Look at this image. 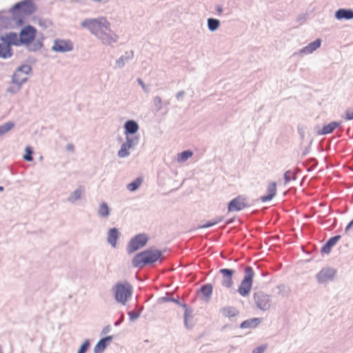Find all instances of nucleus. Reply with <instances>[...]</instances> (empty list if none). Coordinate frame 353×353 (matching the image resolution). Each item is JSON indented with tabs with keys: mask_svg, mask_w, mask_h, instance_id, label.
I'll use <instances>...</instances> for the list:
<instances>
[{
	"mask_svg": "<svg viewBox=\"0 0 353 353\" xmlns=\"http://www.w3.org/2000/svg\"><path fill=\"white\" fill-rule=\"evenodd\" d=\"M81 26L89 30L105 45H112L119 39L118 35L111 30L110 22L104 17L85 19L81 21Z\"/></svg>",
	"mask_w": 353,
	"mask_h": 353,
	"instance_id": "obj_1",
	"label": "nucleus"
},
{
	"mask_svg": "<svg viewBox=\"0 0 353 353\" xmlns=\"http://www.w3.org/2000/svg\"><path fill=\"white\" fill-rule=\"evenodd\" d=\"M163 258L162 251L150 248L135 254L132 260V265L134 268H142L158 261H161Z\"/></svg>",
	"mask_w": 353,
	"mask_h": 353,
	"instance_id": "obj_2",
	"label": "nucleus"
},
{
	"mask_svg": "<svg viewBox=\"0 0 353 353\" xmlns=\"http://www.w3.org/2000/svg\"><path fill=\"white\" fill-rule=\"evenodd\" d=\"M36 11V6L32 0H23L15 3L10 10L18 24L23 25V19L18 17L20 14L30 15Z\"/></svg>",
	"mask_w": 353,
	"mask_h": 353,
	"instance_id": "obj_3",
	"label": "nucleus"
},
{
	"mask_svg": "<svg viewBox=\"0 0 353 353\" xmlns=\"http://www.w3.org/2000/svg\"><path fill=\"white\" fill-rule=\"evenodd\" d=\"M112 290L115 300L122 305H125L132 296L133 288L128 281L118 282L114 285Z\"/></svg>",
	"mask_w": 353,
	"mask_h": 353,
	"instance_id": "obj_4",
	"label": "nucleus"
},
{
	"mask_svg": "<svg viewBox=\"0 0 353 353\" xmlns=\"http://www.w3.org/2000/svg\"><path fill=\"white\" fill-rule=\"evenodd\" d=\"M244 277L238 288V292L243 296H248L252 289L254 272L252 267L245 266Z\"/></svg>",
	"mask_w": 353,
	"mask_h": 353,
	"instance_id": "obj_5",
	"label": "nucleus"
},
{
	"mask_svg": "<svg viewBox=\"0 0 353 353\" xmlns=\"http://www.w3.org/2000/svg\"><path fill=\"white\" fill-rule=\"evenodd\" d=\"M149 238L145 233H141L132 238L127 245V252L130 254L143 248L148 242Z\"/></svg>",
	"mask_w": 353,
	"mask_h": 353,
	"instance_id": "obj_6",
	"label": "nucleus"
},
{
	"mask_svg": "<svg viewBox=\"0 0 353 353\" xmlns=\"http://www.w3.org/2000/svg\"><path fill=\"white\" fill-rule=\"evenodd\" d=\"M125 136V142L122 143L120 150L118 151V157L119 158H125L130 155L129 150L134 149L139 142V136Z\"/></svg>",
	"mask_w": 353,
	"mask_h": 353,
	"instance_id": "obj_7",
	"label": "nucleus"
},
{
	"mask_svg": "<svg viewBox=\"0 0 353 353\" xmlns=\"http://www.w3.org/2000/svg\"><path fill=\"white\" fill-rule=\"evenodd\" d=\"M37 29L31 25H27L22 28L19 34L20 46L32 43L35 39Z\"/></svg>",
	"mask_w": 353,
	"mask_h": 353,
	"instance_id": "obj_8",
	"label": "nucleus"
},
{
	"mask_svg": "<svg viewBox=\"0 0 353 353\" xmlns=\"http://www.w3.org/2000/svg\"><path fill=\"white\" fill-rule=\"evenodd\" d=\"M250 206L251 204L248 203V199L243 195H239L228 203V212H239Z\"/></svg>",
	"mask_w": 353,
	"mask_h": 353,
	"instance_id": "obj_9",
	"label": "nucleus"
},
{
	"mask_svg": "<svg viewBox=\"0 0 353 353\" xmlns=\"http://www.w3.org/2000/svg\"><path fill=\"white\" fill-rule=\"evenodd\" d=\"M336 270L332 267H325L316 275V279L319 284H325L334 280Z\"/></svg>",
	"mask_w": 353,
	"mask_h": 353,
	"instance_id": "obj_10",
	"label": "nucleus"
},
{
	"mask_svg": "<svg viewBox=\"0 0 353 353\" xmlns=\"http://www.w3.org/2000/svg\"><path fill=\"white\" fill-rule=\"evenodd\" d=\"M254 300L258 308L263 311H267L271 305L270 296L263 292H257L254 294Z\"/></svg>",
	"mask_w": 353,
	"mask_h": 353,
	"instance_id": "obj_11",
	"label": "nucleus"
},
{
	"mask_svg": "<svg viewBox=\"0 0 353 353\" xmlns=\"http://www.w3.org/2000/svg\"><path fill=\"white\" fill-rule=\"evenodd\" d=\"M73 50V43L70 40L55 39L52 50L57 52H67Z\"/></svg>",
	"mask_w": 353,
	"mask_h": 353,
	"instance_id": "obj_12",
	"label": "nucleus"
},
{
	"mask_svg": "<svg viewBox=\"0 0 353 353\" xmlns=\"http://www.w3.org/2000/svg\"><path fill=\"white\" fill-rule=\"evenodd\" d=\"M219 272L222 274L221 285L227 288H230L233 285L232 276L235 271L232 269L222 268Z\"/></svg>",
	"mask_w": 353,
	"mask_h": 353,
	"instance_id": "obj_13",
	"label": "nucleus"
},
{
	"mask_svg": "<svg viewBox=\"0 0 353 353\" xmlns=\"http://www.w3.org/2000/svg\"><path fill=\"white\" fill-rule=\"evenodd\" d=\"M124 134L137 136L136 134L139 130V123L133 119L126 121L123 125Z\"/></svg>",
	"mask_w": 353,
	"mask_h": 353,
	"instance_id": "obj_14",
	"label": "nucleus"
},
{
	"mask_svg": "<svg viewBox=\"0 0 353 353\" xmlns=\"http://www.w3.org/2000/svg\"><path fill=\"white\" fill-rule=\"evenodd\" d=\"M0 40L3 42L6 46L12 47V46H19V38L16 32H10L6 33L4 36L0 37Z\"/></svg>",
	"mask_w": 353,
	"mask_h": 353,
	"instance_id": "obj_15",
	"label": "nucleus"
},
{
	"mask_svg": "<svg viewBox=\"0 0 353 353\" xmlns=\"http://www.w3.org/2000/svg\"><path fill=\"white\" fill-rule=\"evenodd\" d=\"M113 336L109 335L100 339L94 348V353H103L108 345V343L112 341Z\"/></svg>",
	"mask_w": 353,
	"mask_h": 353,
	"instance_id": "obj_16",
	"label": "nucleus"
},
{
	"mask_svg": "<svg viewBox=\"0 0 353 353\" xmlns=\"http://www.w3.org/2000/svg\"><path fill=\"white\" fill-rule=\"evenodd\" d=\"M334 17L338 20L353 19V10L350 8H339L335 12Z\"/></svg>",
	"mask_w": 353,
	"mask_h": 353,
	"instance_id": "obj_17",
	"label": "nucleus"
},
{
	"mask_svg": "<svg viewBox=\"0 0 353 353\" xmlns=\"http://www.w3.org/2000/svg\"><path fill=\"white\" fill-rule=\"evenodd\" d=\"M341 235H336L330 238L327 242L322 246L321 252L322 253L328 254L330 253L332 248L336 245V243L341 239Z\"/></svg>",
	"mask_w": 353,
	"mask_h": 353,
	"instance_id": "obj_18",
	"label": "nucleus"
},
{
	"mask_svg": "<svg viewBox=\"0 0 353 353\" xmlns=\"http://www.w3.org/2000/svg\"><path fill=\"white\" fill-rule=\"evenodd\" d=\"M212 290V285L211 283H206L201 285L198 292L201 294V299L205 302H208L211 298Z\"/></svg>",
	"mask_w": 353,
	"mask_h": 353,
	"instance_id": "obj_19",
	"label": "nucleus"
},
{
	"mask_svg": "<svg viewBox=\"0 0 353 353\" xmlns=\"http://www.w3.org/2000/svg\"><path fill=\"white\" fill-rule=\"evenodd\" d=\"M267 195L262 196L260 198V200L262 202H267L271 201L276 194V183L271 182L268 184L267 187Z\"/></svg>",
	"mask_w": 353,
	"mask_h": 353,
	"instance_id": "obj_20",
	"label": "nucleus"
},
{
	"mask_svg": "<svg viewBox=\"0 0 353 353\" xmlns=\"http://www.w3.org/2000/svg\"><path fill=\"white\" fill-rule=\"evenodd\" d=\"M181 307L184 309L183 320L184 325L186 328L190 329L193 327V323H190L189 321L193 318V309L190 308L186 304H181Z\"/></svg>",
	"mask_w": 353,
	"mask_h": 353,
	"instance_id": "obj_21",
	"label": "nucleus"
},
{
	"mask_svg": "<svg viewBox=\"0 0 353 353\" xmlns=\"http://www.w3.org/2000/svg\"><path fill=\"white\" fill-rule=\"evenodd\" d=\"M120 232L116 228H110L108 232L107 241L113 248L116 247L117 239L119 238Z\"/></svg>",
	"mask_w": 353,
	"mask_h": 353,
	"instance_id": "obj_22",
	"label": "nucleus"
},
{
	"mask_svg": "<svg viewBox=\"0 0 353 353\" xmlns=\"http://www.w3.org/2000/svg\"><path fill=\"white\" fill-rule=\"evenodd\" d=\"M321 45V39H316L314 41L310 43L307 46L304 47L300 50L301 53L310 54L315 51L317 48H320Z\"/></svg>",
	"mask_w": 353,
	"mask_h": 353,
	"instance_id": "obj_23",
	"label": "nucleus"
},
{
	"mask_svg": "<svg viewBox=\"0 0 353 353\" xmlns=\"http://www.w3.org/2000/svg\"><path fill=\"white\" fill-rule=\"evenodd\" d=\"M84 192V187L83 185H79L77 189H76L70 194L67 199V201L69 203H74L75 201L81 199Z\"/></svg>",
	"mask_w": 353,
	"mask_h": 353,
	"instance_id": "obj_24",
	"label": "nucleus"
},
{
	"mask_svg": "<svg viewBox=\"0 0 353 353\" xmlns=\"http://www.w3.org/2000/svg\"><path fill=\"white\" fill-rule=\"evenodd\" d=\"M134 57V52L132 50L126 52L125 55H122L119 59L117 60L115 68H122L125 63L131 60Z\"/></svg>",
	"mask_w": 353,
	"mask_h": 353,
	"instance_id": "obj_25",
	"label": "nucleus"
},
{
	"mask_svg": "<svg viewBox=\"0 0 353 353\" xmlns=\"http://www.w3.org/2000/svg\"><path fill=\"white\" fill-rule=\"evenodd\" d=\"M27 74H23L17 72H13L11 80L10 81V84H19V85H23L28 81Z\"/></svg>",
	"mask_w": 353,
	"mask_h": 353,
	"instance_id": "obj_26",
	"label": "nucleus"
},
{
	"mask_svg": "<svg viewBox=\"0 0 353 353\" xmlns=\"http://www.w3.org/2000/svg\"><path fill=\"white\" fill-rule=\"evenodd\" d=\"M341 122L332 121L327 125H325L322 129L318 132L319 134H328L332 133L336 128H339Z\"/></svg>",
	"mask_w": 353,
	"mask_h": 353,
	"instance_id": "obj_27",
	"label": "nucleus"
},
{
	"mask_svg": "<svg viewBox=\"0 0 353 353\" xmlns=\"http://www.w3.org/2000/svg\"><path fill=\"white\" fill-rule=\"evenodd\" d=\"M261 322L260 318H252L243 321L240 324V328L241 329H249L254 328Z\"/></svg>",
	"mask_w": 353,
	"mask_h": 353,
	"instance_id": "obj_28",
	"label": "nucleus"
},
{
	"mask_svg": "<svg viewBox=\"0 0 353 353\" xmlns=\"http://www.w3.org/2000/svg\"><path fill=\"white\" fill-rule=\"evenodd\" d=\"M13 55V50L12 47L9 46H6L3 43H0V58L1 59H8L10 58Z\"/></svg>",
	"mask_w": 353,
	"mask_h": 353,
	"instance_id": "obj_29",
	"label": "nucleus"
},
{
	"mask_svg": "<svg viewBox=\"0 0 353 353\" xmlns=\"http://www.w3.org/2000/svg\"><path fill=\"white\" fill-rule=\"evenodd\" d=\"M221 314L225 317H234L237 316L239 314V311L233 306H225L221 309Z\"/></svg>",
	"mask_w": 353,
	"mask_h": 353,
	"instance_id": "obj_30",
	"label": "nucleus"
},
{
	"mask_svg": "<svg viewBox=\"0 0 353 353\" xmlns=\"http://www.w3.org/2000/svg\"><path fill=\"white\" fill-rule=\"evenodd\" d=\"M97 214L100 217L106 218L110 216V209L105 202H103L99 205Z\"/></svg>",
	"mask_w": 353,
	"mask_h": 353,
	"instance_id": "obj_31",
	"label": "nucleus"
},
{
	"mask_svg": "<svg viewBox=\"0 0 353 353\" xmlns=\"http://www.w3.org/2000/svg\"><path fill=\"white\" fill-rule=\"evenodd\" d=\"M221 26V22L219 19L214 18H208L207 20V26L210 32L217 30Z\"/></svg>",
	"mask_w": 353,
	"mask_h": 353,
	"instance_id": "obj_32",
	"label": "nucleus"
},
{
	"mask_svg": "<svg viewBox=\"0 0 353 353\" xmlns=\"http://www.w3.org/2000/svg\"><path fill=\"white\" fill-rule=\"evenodd\" d=\"M25 46L30 52H36L43 47V42L42 40L34 39L32 43L26 44Z\"/></svg>",
	"mask_w": 353,
	"mask_h": 353,
	"instance_id": "obj_33",
	"label": "nucleus"
},
{
	"mask_svg": "<svg viewBox=\"0 0 353 353\" xmlns=\"http://www.w3.org/2000/svg\"><path fill=\"white\" fill-rule=\"evenodd\" d=\"M142 182H143L142 178L137 177L133 181H132L131 183H130L127 185V189L130 192H134L139 188Z\"/></svg>",
	"mask_w": 353,
	"mask_h": 353,
	"instance_id": "obj_34",
	"label": "nucleus"
},
{
	"mask_svg": "<svg viewBox=\"0 0 353 353\" xmlns=\"http://www.w3.org/2000/svg\"><path fill=\"white\" fill-rule=\"evenodd\" d=\"M223 219H224V217L223 216H217L215 219H212L211 221H208L204 225H199L197 227V228L198 229H203V228H210V227L214 226V225H216L217 223L221 222L223 220Z\"/></svg>",
	"mask_w": 353,
	"mask_h": 353,
	"instance_id": "obj_35",
	"label": "nucleus"
},
{
	"mask_svg": "<svg viewBox=\"0 0 353 353\" xmlns=\"http://www.w3.org/2000/svg\"><path fill=\"white\" fill-rule=\"evenodd\" d=\"M32 72V67L28 64H23L19 66L14 72L21 73L23 74H31Z\"/></svg>",
	"mask_w": 353,
	"mask_h": 353,
	"instance_id": "obj_36",
	"label": "nucleus"
},
{
	"mask_svg": "<svg viewBox=\"0 0 353 353\" xmlns=\"http://www.w3.org/2000/svg\"><path fill=\"white\" fill-rule=\"evenodd\" d=\"M192 156V152L188 150L178 154L177 161L184 162Z\"/></svg>",
	"mask_w": 353,
	"mask_h": 353,
	"instance_id": "obj_37",
	"label": "nucleus"
},
{
	"mask_svg": "<svg viewBox=\"0 0 353 353\" xmlns=\"http://www.w3.org/2000/svg\"><path fill=\"white\" fill-rule=\"evenodd\" d=\"M14 124L12 121H8L2 125H0V137L5 134L6 132H8L9 130H10L13 127Z\"/></svg>",
	"mask_w": 353,
	"mask_h": 353,
	"instance_id": "obj_38",
	"label": "nucleus"
},
{
	"mask_svg": "<svg viewBox=\"0 0 353 353\" xmlns=\"http://www.w3.org/2000/svg\"><path fill=\"white\" fill-rule=\"evenodd\" d=\"M25 151H26V154L23 157V159L25 161H29V162L32 161H33V157H32L33 150H32V147L26 146Z\"/></svg>",
	"mask_w": 353,
	"mask_h": 353,
	"instance_id": "obj_39",
	"label": "nucleus"
},
{
	"mask_svg": "<svg viewBox=\"0 0 353 353\" xmlns=\"http://www.w3.org/2000/svg\"><path fill=\"white\" fill-rule=\"evenodd\" d=\"M296 178V174H294L291 170H287L283 175L285 184H287L291 180H295Z\"/></svg>",
	"mask_w": 353,
	"mask_h": 353,
	"instance_id": "obj_40",
	"label": "nucleus"
},
{
	"mask_svg": "<svg viewBox=\"0 0 353 353\" xmlns=\"http://www.w3.org/2000/svg\"><path fill=\"white\" fill-rule=\"evenodd\" d=\"M90 346V341L88 339H85L83 343L79 347L77 353H86Z\"/></svg>",
	"mask_w": 353,
	"mask_h": 353,
	"instance_id": "obj_41",
	"label": "nucleus"
},
{
	"mask_svg": "<svg viewBox=\"0 0 353 353\" xmlns=\"http://www.w3.org/2000/svg\"><path fill=\"white\" fill-rule=\"evenodd\" d=\"M142 310H143V307H141L138 312L130 311L128 312L130 320L131 321H134L137 320L140 316L141 312Z\"/></svg>",
	"mask_w": 353,
	"mask_h": 353,
	"instance_id": "obj_42",
	"label": "nucleus"
},
{
	"mask_svg": "<svg viewBox=\"0 0 353 353\" xmlns=\"http://www.w3.org/2000/svg\"><path fill=\"white\" fill-rule=\"evenodd\" d=\"M14 86H9L8 88H7V92L10 93V94H17L18 93L21 89V85H19V84H13Z\"/></svg>",
	"mask_w": 353,
	"mask_h": 353,
	"instance_id": "obj_43",
	"label": "nucleus"
},
{
	"mask_svg": "<svg viewBox=\"0 0 353 353\" xmlns=\"http://www.w3.org/2000/svg\"><path fill=\"white\" fill-rule=\"evenodd\" d=\"M307 19V14H305V13H301L299 15H298V17L296 19V23L299 26L302 25L303 23H304L306 21Z\"/></svg>",
	"mask_w": 353,
	"mask_h": 353,
	"instance_id": "obj_44",
	"label": "nucleus"
},
{
	"mask_svg": "<svg viewBox=\"0 0 353 353\" xmlns=\"http://www.w3.org/2000/svg\"><path fill=\"white\" fill-rule=\"evenodd\" d=\"M153 103L158 111L162 108V99L160 97H155L153 99Z\"/></svg>",
	"mask_w": 353,
	"mask_h": 353,
	"instance_id": "obj_45",
	"label": "nucleus"
},
{
	"mask_svg": "<svg viewBox=\"0 0 353 353\" xmlns=\"http://www.w3.org/2000/svg\"><path fill=\"white\" fill-rule=\"evenodd\" d=\"M162 300L163 302H174L176 304L181 306V303L179 301V299H174V297L172 296H164V297H162Z\"/></svg>",
	"mask_w": 353,
	"mask_h": 353,
	"instance_id": "obj_46",
	"label": "nucleus"
},
{
	"mask_svg": "<svg viewBox=\"0 0 353 353\" xmlns=\"http://www.w3.org/2000/svg\"><path fill=\"white\" fill-rule=\"evenodd\" d=\"M137 81L138 83L141 86L142 89L143 90V91L145 93L150 92V88H149L148 85H146L140 78H138L137 79Z\"/></svg>",
	"mask_w": 353,
	"mask_h": 353,
	"instance_id": "obj_47",
	"label": "nucleus"
},
{
	"mask_svg": "<svg viewBox=\"0 0 353 353\" xmlns=\"http://www.w3.org/2000/svg\"><path fill=\"white\" fill-rule=\"evenodd\" d=\"M345 119L353 120V108L347 109L345 112Z\"/></svg>",
	"mask_w": 353,
	"mask_h": 353,
	"instance_id": "obj_48",
	"label": "nucleus"
},
{
	"mask_svg": "<svg viewBox=\"0 0 353 353\" xmlns=\"http://www.w3.org/2000/svg\"><path fill=\"white\" fill-rule=\"evenodd\" d=\"M267 347L266 345H261L254 348L252 353H263Z\"/></svg>",
	"mask_w": 353,
	"mask_h": 353,
	"instance_id": "obj_49",
	"label": "nucleus"
},
{
	"mask_svg": "<svg viewBox=\"0 0 353 353\" xmlns=\"http://www.w3.org/2000/svg\"><path fill=\"white\" fill-rule=\"evenodd\" d=\"M185 92L183 90H181L176 94V98L178 101H182Z\"/></svg>",
	"mask_w": 353,
	"mask_h": 353,
	"instance_id": "obj_50",
	"label": "nucleus"
},
{
	"mask_svg": "<svg viewBox=\"0 0 353 353\" xmlns=\"http://www.w3.org/2000/svg\"><path fill=\"white\" fill-rule=\"evenodd\" d=\"M110 329H111L110 325H106V326L103 329V330H102V332H101V335H102V334H105L108 333V332L110 331Z\"/></svg>",
	"mask_w": 353,
	"mask_h": 353,
	"instance_id": "obj_51",
	"label": "nucleus"
},
{
	"mask_svg": "<svg viewBox=\"0 0 353 353\" xmlns=\"http://www.w3.org/2000/svg\"><path fill=\"white\" fill-rule=\"evenodd\" d=\"M352 226H353V219L347 225V226L345 228V232L347 233Z\"/></svg>",
	"mask_w": 353,
	"mask_h": 353,
	"instance_id": "obj_52",
	"label": "nucleus"
},
{
	"mask_svg": "<svg viewBox=\"0 0 353 353\" xmlns=\"http://www.w3.org/2000/svg\"><path fill=\"white\" fill-rule=\"evenodd\" d=\"M310 146L306 147L303 151L302 157L306 156L310 152Z\"/></svg>",
	"mask_w": 353,
	"mask_h": 353,
	"instance_id": "obj_53",
	"label": "nucleus"
},
{
	"mask_svg": "<svg viewBox=\"0 0 353 353\" xmlns=\"http://www.w3.org/2000/svg\"><path fill=\"white\" fill-rule=\"evenodd\" d=\"M216 11H217V12L220 14H221V13L223 12V8H222V6H220V5H217V6H216Z\"/></svg>",
	"mask_w": 353,
	"mask_h": 353,
	"instance_id": "obj_54",
	"label": "nucleus"
},
{
	"mask_svg": "<svg viewBox=\"0 0 353 353\" xmlns=\"http://www.w3.org/2000/svg\"><path fill=\"white\" fill-rule=\"evenodd\" d=\"M66 150L68 151H73L74 150V145L72 143H69L66 145Z\"/></svg>",
	"mask_w": 353,
	"mask_h": 353,
	"instance_id": "obj_55",
	"label": "nucleus"
},
{
	"mask_svg": "<svg viewBox=\"0 0 353 353\" xmlns=\"http://www.w3.org/2000/svg\"><path fill=\"white\" fill-rule=\"evenodd\" d=\"M123 315H122L120 319H119L114 323V325L118 326L123 321Z\"/></svg>",
	"mask_w": 353,
	"mask_h": 353,
	"instance_id": "obj_56",
	"label": "nucleus"
},
{
	"mask_svg": "<svg viewBox=\"0 0 353 353\" xmlns=\"http://www.w3.org/2000/svg\"><path fill=\"white\" fill-rule=\"evenodd\" d=\"M234 218H232V219H228V220L225 221V224H226V225H230V224L232 223H233V221H234Z\"/></svg>",
	"mask_w": 353,
	"mask_h": 353,
	"instance_id": "obj_57",
	"label": "nucleus"
},
{
	"mask_svg": "<svg viewBox=\"0 0 353 353\" xmlns=\"http://www.w3.org/2000/svg\"><path fill=\"white\" fill-rule=\"evenodd\" d=\"M310 161H313L314 163V166H316L317 164H318V161L316 159L314 158H312L310 159Z\"/></svg>",
	"mask_w": 353,
	"mask_h": 353,
	"instance_id": "obj_58",
	"label": "nucleus"
},
{
	"mask_svg": "<svg viewBox=\"0 0 353 353\" xmlns=\"http://www.w3.org/2000/svg\"><path fill=\"white\" fill-rule=\"evenodd\" d=\"M164 104H165V105H170V101H166L164 102Z\"/></svg>",
	"mask_w": 353,
	"mask_h": 353,
	"instance_id": "obj_59",
	"label": "nucleus"
},
{
	"mask_svg": "<svg viewBox=\"0 0 353 353\" xmlns=\"http://www.w3.org/2000/svg\"><path fill=\"white\" fill-rule=\"evenodd\" d=\"M4 188L3 186H0V192L3 191Z\"/></svg>",
	"mask_w": 353,
	"mask_h": 353,
	"instance_id": "obj_60",
	"label": "nucleus"
}]
</instances>
